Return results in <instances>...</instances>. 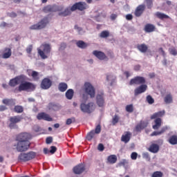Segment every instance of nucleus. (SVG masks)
Returning a JSON list of instances; mask_svg holds the SVG:
<instances>
[{"label":"nucleus","instance_id":"obj_58","mask_svg":"<svg viewBox=\"0 0 177 177\" xmlns=\"http://www.w3.org/2000/svg\"><path fill=\"white\" fill-rule=\"evenodd\" d=\"M97 149L100 151H103V150H104V145H103V144H102V143L99 144L98 147H97Z\"/></svg>","mask_w":177,"mask_h":177},{"label":"nucleus","instance_id":"obj_57","mask_svg":"<svg viewBox=\"0 0 177 177\" xmlns=\"http://www.w3.org/2000/svg\"><path fill=\"white\" fill-rule=\"evenodd\" d=\"M131 160H136V158H138V153L133 152L131 155Z\"/></svg>","mask_w":177,"mask_h":177},{"label":"nucleus","instance_id":"obj_48","mask_svg":"<svg viewBox=\"0 0 177 177\" xmlns=\"http://www.w3.org/2000/svg\"><path fill=\"white\" fill-rule=\"evenodd\" d=\"M147 102H148L149 104H153L154 103V99H153L151 95H148L147 97Z\"/></svg>","mask_w":177,"mask_h":177},{"label":"nucleus","instance_id":"obj_42","mask_svg":"<svg viewBox=\"0 0 177 177\" xmlns=\"http://www.w3.org/2000/svg\"><path fill=\"white\" fill-rule=\"evenodd\" d=\"M120 121V117L118 115H115L112 119V124L115 125Z\"/></svg>","mask_w":177,"mask_h":177},{"label":"nucleus","instance_id":"obj_4","mask_svg":"<svg viewBox=\"0 0 177 177\" xmlns=\"http://www.w3.org/2000/svg\"><path fill=\"white\" fill-rule=\"evenodd\" d=\"M37 156V153L29 151L28 153H21L18 156L19 162H27L31 160H34Z\"/></svg>","mask_w":177,"mask_h":177},{"label":"nucleus","instance_id":"obj_39","mask_svg":"<svg viewBox=\"0 0 177 177\" xmlns=\"http://www.w3.org/2000/svg\"><path fill=\"white\" fill-rule=\"evenodd\" d=\"M48 109L49 110H59V104H55L53 102H50L49 104H48Z\"/></svg>","mask_w":177,"mask_h":177},{"label":"nucleus","instance_id":"obj_10","mask_svg":"<svg viewBox=\"0 0 177 177\" xmlns=\"http://www.w3.org/2000/svg\"><path fill=\"white\" fill-rule=\"evenodd\" d=\"M93 103L90 102L88 104H81L80 105V110L83 113H88V114H91L92 111H93Z\"/></svg>","mask_w":177,"mask_h":177},{"label":"nucleus","instance_id":"obj_55","mask_svg":"<svg viewBox=\"0 0 177 177\" xmlns=\"http://www.w3.org/2000/svg\"><path fill=\"white\" fill-rule=\"evenodd\" d=\"M57 150V148H56V147H55V146H51V147H50V153L51 154H55V153H56Z\"/></svg>","mask_w":177,"mask_h":177},{"label":"nucleus","instance_id":"obj_26","mask_svg":"<svg viewBox=\"0 0 177 177\" xmlns=\"http://www.w3.org/2000/svg\"><path fill=\"white\" fill-rule=\"evenodd\" d=\"M156 30V26L151 24H147L145 26V32H153Z\"/></svg>","mask_w":177,"mask_h":177},{"label":"nucleus","instance_id":"obj_2","mask_svg":"<svg viewBox=\"0 0 177 177\" xmlns=\"http://www.w3.org/2000/svg\"><path fill=\"white\" fill-rule=\"evenodd\" d=\"M129 85H140L138 89H147V84H146V78L142 76H136L131 79Z\"/></svg>","mask_w":177,"mask_h":177},{"label":"nucleus","instance_id":"obj_30","mask_svg":"<svg viewBox=\"0 0 177 177\" xmlns=\"http://www.w3.org/2000/svg\"><path fill=\"white\" fill-rule=\"evenodd\" d=\"M12 56V50L9 48L5 49V53L3 54V59H9Z\"/></svg>","mask_w":177,"mask_h":177},{"label":"nucleus","instance_id":"obj_1","mask_svg":"<svg viewBox=\"0 0 177 177\" xmlns=\"http://www.w3.org/2000/svg\"><path fill=\"white\" fill-rule=\"evenodd\" d=\"M165 115V110L160 111L158 112L154 113L151 116V120H155V124L153 125V129H159L161 127V124L162 123V120H161V117H164Z\"/></svg>","mask_w":177,"mask_h":177},{"label":"nucleus","instance_id":"obj_56","mask_svg":"<svg viewBox=\"0 0 177 177\" xmlns=\"http://www.w3.org/2000/svg\"><path fill=\"white\" fill-rule=\"evenodd\" d=\"M52 142H53V138L52 137H48L46 139V142L47 145H50V143H52Z\"/></svg>","mask_w":177,"mask_h":177},{"label":"nucleus","instance_id":"obj_36","mask_svg":"<svg viewBox=\"0 0 177 177\" xmlns=\"http://www.w3.org/2000/svg\"><path fill=\"white\" fill-rule=\"evenodd\" d=\"M165 102L166 103V104H169V103H172V95H171V93L167 94L165 97Z\"/></svg>","mask_w":177,"mask_h":177},{"label":"nucleus","instance_id":"obj_28","mask_svg":"<svg viewBox=\"0 0 177 177\" xmlns=\"http://www.w3.org/2000/svg\"><path fill=\"white\" fill-rule=\"evenodd\" d=\"M115 76L113 75L112 74L106 75V81H108V82H110L111 86H113V85L115 84Z\"/></svg>","mask_w":177,"mask_h":177},{"label":"nucleus","instance_id":"obj_24","mask_svg":"<svg viewBox=\"0 0 177 177\" xmlns=\"http://www.w3.org/2000/svg\"><path fill=\"white\" fill-rule=\"evenodd\" d=\"M71 12H74L71 10V7L66 8L63 12H59L58 16L66 17V16H70V15H71Z\"/></svg>","mask_w":177,"mask_h":177},{"label":"nucleus","instance_id":"obj_29","mask_svg":"<svg viewBox=\"0 0 177 177\" xmlns=\"http://www.w3.org/2000/svg\"><path fill=\"white\" fill-rule=\"evenodd\" d=\"M167 129H168V127H164L159 131H153L151 134V136H158L160 135H162V133H164V132H166Z\"/></svg>","mask_w":177,"mask_h":177},{"label":"nucleus","instance_id":"obj_61","mask_svg":"<svg viewBox=\"0 0 177 177\" xmlns=\"http://www.w3.org/2000/svg\"><path fill=\"white\" fill-rule=\"evenodd\" d=\"M133 19V16L131 14H128L126 15V19L127 20H132Z\"/></svg>","mask_w":177,"mask_h":177},{"label":"nucleus","instance_id":"obj_32","mask_svg":"<svg viewBox=\"0 0 177 177\" xmlns=\"http://www.w3.org/2000/svg\"><path fill=\"white\" fill-rule=\"evenodd\" d=\"M169 143H170V145H177V136L176 135H173L169 137V140H168Z\"/></svg>","mask_w":177,"mask_h":177},{"label":"nucleus","instance_id":"obj_44","mask_svg":"<svg viewBox=\"0 0 177 177\" xmlns=\"http://www.w3.org/2000/svg\"><path fill=\"white\" fill-rule=\"evenodd\" d=\"M126 111H127V113H133V105H127L126 106Z\"/></svg>","mask_w":177,"mask_h":177},{"label":"nucleus","instance_id":"obj_40","mask_svg":"<svg viewBox=\"0 0 177 177\" xmlns=\"http://www.w3.org/2000/svg\"><path fill=\"white\" fill-rule=\"evenodd\" d=\"M164 176V173L161 171H156L152 173L151 177H162Z\"/></svg>","mask_w":177,"mask_h":177},{"label":"nucleus","instance_id":"obj_46","mask_svg":"<svg viewBox=\"0 0 177 177\" xmlns=\"http://www.w3.org/2000/svg\"><path fill=\"white\" fill-rule=\"evenodd\" d=\"M73 122H75V118H71L66 120V125H71Z\"/></svg>","mask_w":177,"mask_h":177},{"label":"nucleus","instance_id":"obj_64","mask_svg":"<svg viewBox=\"0 0 177 177\" xmlns=\"http://www.w3.org/2000/svg\"><path fill=\"white\" fill-rule=\"evenodd\" d=\"M111 20H115V19H117V15H115V14H112V15H111Z\"/></svg>","mask_w":177,"mask_h":177},{"label":"nucleus","instance_id":"obj_33","mask_svg":"<svg viewBox=\"0 0 177 177\" xmlns=\"http://www.w3.org/2000/svg\"><path fill=\"white\" fill-rule=\"evenodd\" d=\"M76 45L78 48H80L81 49H85V48L88 46V44L82 40H79L78 41H77Z\"/></svg>","mask_w":177,"mask_h":177},{"label":"nucleus","instance_id":"obj_6","mask_svg":"<svg viewBox=\"0 0 177 177\" xmlns=\"http://www.w3.org/2000/svg\"><path fill=\"white\" fill-rule=\"evenodd\" d=\"M49 23V18L45 17L44 18L41 19L37 24L32 25L30 27V30H42L45 28L48 24Z\"/></svg>","mask_w":177,"mask_h":177},{"label":"nucleus","instance_id":"obj_31","mask_svg":"<svg viewBox=\"0 0 177 177\" xmlns=\"http://www.w3.org/2000/svg\"><path fill=\"white\" fill-rule=\"evenodd\" d=\"M107 162L109 164H115L117 162V156L110 155L107 158Z\"/></svg>","mask_w":177,"mask_h":177},{"label":"nucleus","instance_id":"obj_47","mask_svg":"<svg viewBox=\"0 0 177 177\" xmlns=\"http://www.w3.org/2000/svg\"><path fill=\"white\" fill-rule=\"evenodd\" d=\"M128 165V160L126 159L122 160L119 163L118 165L119 167H125V165Z\"/></svg>","mask_w":177,"mask_h":177},{"label":"nucleus","instance_id":"obj_41","mask_svg":"<svg viewBox=\"0 0 177 177\" xmlns=\"http://www.w3.org/2000/svg\"><path fill=\"white\" fill-rule=\"evenodd\" d=\"M95 130H92L91 131H90L86 136L87 140H91V139H93V138L95 137Z\"/></svg>","mask_w":177,"mask_h":177},{"label":"nucleus","instance_id":"obj_17","mask_svg":"<svg viewBox=\"0 0 177 177\" xmlns=\"http://www.w3.org/2000/svg\"><path fill=\"white\" fill-rule=\"evenodd\" d=\"M22 78H23V76L20 75L11 79L9 82V86H12V88L15 86H17V85H19L20 82V80H21Z\"/></svg>","mask_w":177,"mask_h":177},{"label":"nucleus","instance_id":"obj_11","mask_svg":"<svg viewBox=\"0 0 177 177\" xmlns=\"http://www.w3.org/2000/svg\"><path fill=\"white\" fill-rule=\"evenodd\" d=\"M19 89H35V86L30 82H22L19 86Z\"/></svg>","mask_w":177,"mask_h":177},{"label":"nucleus","instance_id":"obj_8","mask_svg":"<svg viewBox=\"0 0 177 177\" xmlns=\"http://www.w3.org/2000/svg\"><path fill=\"white\" fill-rule=\"evenodd\" d=\"M87 8H88V4L82 1L75 3L71 6L72 12H75V10H80V12H82L83 10H85Z\"/></svg>","mask_w":177,"mask_h":177},{"label":"nucleus","instance_id":"obj_3","mask_svg":"<svg viewBox=\"0 0 177 177\" xmlns=\"http://www.w3.org/2000/svg\"><path fill=\"white\" fill-rule=\"evenodd\" d=\"M51 49L50 44L44 43L40 46V48H37V53L41 59H48V55L50 53Z\"/></svg>","mask_w":177,"mask_h":177},{"label":"nucleus","instance_id":"obj_7","mask_svg":"<svg viewBox=\"0 0 177 177\" xmlns=\"http://www.w3.org/2000/svg\"><path fill=\"white\" fill-rule=\"evenodd\" d=\"M23 120V118L20 115L12 116L9 118L8 127L10 129H16L17 128V124Z\"/></svg>","mask_w":177,"mask_h":177},{"label":"nucleus","instance_id":"obj_22","mask_svg":"<svg viewBox=\"0 0 177 177\" xmlns=\"http://www.w3.org/2000/svg\"><path fill=\"white\" fill-rule=\"evenodd\" d=\"M96 92L95 91V89H86L84 93L83 94V99H86V96L88 95L91 97H95Z\"/></svg>","mask_w":177,"mask_h":177},{"label":"nucleus","instance_id":"obj_23","mask_svg":"<svg viewBox=\"0 0 177 177\" xmlns=\"http://www.w3.org/2000/svg\"><path fill=\"white\" fill-rule=\"evenodd\" d=\"M147 127V124L145 121H141L136 126V132H140L142 129H145Z\"/></svg>","mask_w":177,"mask_h":177},{"label":"nucleus","instance_id":"obj_27","mask_svg":"<svg viewBox=\"0 0 177 177\" xmlns=\"http://www.w3.org/2000/svg\"><path fill=\"white\" fill-rule=\"evenodd\" d=\"M160 146L157 144H151L149 148V151L151 153H158Z\"/></svg>","mask_w":177,"mask_h":177},{"label":"nucleus","instance_id":"obj_15","mask_svg":"<svg viewBox=\"0 0 177 177\" xmlns=\"http://www.w3.org/2000/svg\"><path fill=\"white\" fill-rule=\"evenodd\" d=\"M132 137V133L131 131H124L123 135L121 137V142L124 143H128L131 140Z\"/></svg>","mask_w":177,"mask_h":177},{"label":"nucleus","instance_id":"obj_59","mask_svg":"<svg viewBox=\"0 0 177 177\" xmlns=\"http://www.w3.org/2000/svg\"><path fill=\"white\" fill-rule=\"evenodd\" d=\"M143 158H145L146 160L150 159V156L149 155V153L146 152L142 154Z\"/></svg>","mask_w":177,"mask_h":177},{"label":"nucleus","instance_id":"obj_38","mask_svg":"<svg viewBox=\"0 0 177 177\" xmlns=\"http://www.w3.org/2000/svg\"><path fill=\"white\" fill-rule=\"evenodd\" d=\"M14 111L15 113H17L18 114H20L21 113H23L24 111V108L20 105H17L14 108Z\"/></svg>","mask_w":177,"mask_h":177},{"label":"nucleus","instance_id":"obj_9","mask_svg":"<svg viewBox=\"0 0 177 177\" xmlns=\"http://www.w3.org/2000/svg\"><path fill=\"white\" fill-rule=\"evenodd\" d=\"M32 139V136H31L29 133H19L17 138V142H30Z\"/></svg>","mask_w":177,"mask_h":177},{"label":"nucleus","instance_id":"obj_45","mask_svg":"<svg viewBox=\"0 0 177 177\" xmlns=\"http://www.w3.org/2000/svg\"><path fill=\"white\" fill-rule=\"evenodd\" d=\"M2 102L3 104H6L7 106H9V104H12V103H13V100L4 99L3 100Z\"/></svg>","mask_w":177,"mask_h":177},{"label":"nucleus","instance_id":"obj_54","mask_svg":"<svg viewBox=\"0 0 177 177\" xmlns=\"http://www.w3.org/2000/svg\"><path fill=\"white\" fill-rule=\"evenodd\" d=\"M169 53H170V55H172L173 56H176L177 50L175 48L169 49Z\"/></svg>","mask_w":177,"mask_h":177},{"label":"nucleus","instance_id":"obj_63","mask_svg":"<svg viewBox=\"0 0 177 177\" xmlns=\"http://www.w3.org/2000/svg\"><path fill=\"white\" fill-rule=\"evenodd\" d=\"M75 30H77L80 32L82 31V28L78 26V25L75 26Z\"/></svg>","mask_w":177,"mask_h":177},{"label":"nucleus","instance_id":"obj_34","mask_svg":"<svg viewBox=\"0 0 177 177\" xmlns=\"http://www.w3.org/2000/svg\"><path fill=\"white\" fill-rule=\"evenodd\" d=\"M43 12L44 13H50V12H55V9L52 6H47L43 8Z\"/></svg>","mask_w":177,"mask_h":177},{"label":"nucleus","instance_id":"obj_37","mask_svg":"<svg viewBox=\"0 0 177 177\" xmlns=\"http://www.w3.org/2000/svg\"><path fill=\"white\" fill-rule=\"evenodd\" d=\"M110 37V32L109 30H103L100 34V38H109Z\"/></svg>","mask_w":177,"mask_h":177},{"label":"nucleus","instance_id":"obj_25","mask_svg":"<svg viewBox=\"0 0 177 177\" xmlns=\"http://www.w3.org/2000/svg\"><path fill=\"white\" fill-rule=\"evenodd\" d=\"M154 16L157 17V19H159L160 20H164V19H171L169 16L167 15L165 13H162L161 12H156L154 14Z\"/></svg>","mask_w":177,"mask_h":177},{"label":"nucleus","instance_id":"obj_14","mask_svg":"<svg viewBox=\"0 0 177 177\" xmlns=\"http://www.w3.org/2000/svg\"><path fill=\"white\" fill-rule=\"evenodd\" d=\"M85 171V165L80 163L73 167V172L76 175H81Z\"/></svg>","mask_w":177,"mask_h":177},{"label":"nucleus","instance_id":"obj_49","mask_svg":"<svg viewBox=\"0 0 177 177\" xmlns=\"http://www.w3.org/2000/svg\"><path fill=\"white\" fill-rule=\"evenodd\" d=\"M84 88L86 89H93V86L90 82H86L84 84Z\"/></svg>","mask_w":177,"mask_h":177},{"label":"nucleus","instance_id":"obj_35","mask_svg":"<svg viewBox=\"0 0 177 177\" xmlns=\"http://www.w3.org/2000/svg\"><path fill=\"white\" fill-rule=\"evenodd\" d=\"M73 96H74V91L73 89H68L66 93V98H68V100H71Z\"/></svg>","mask_w":177,"mask_h":177},{"label":"nucleus","instance_id":"obj_60","mask_svg":"<svg viewBox=\"0 0 177 177\" xmlns=\"http://www.w3.org/2000/svg\"><path fill=\"white\" fill-rule=\"evenodd\" d=\"M26 52L27 53H28L29 55L31 53V52H32V46H29L27 48H26Z\"/></svg>","mask_w":177,"mask_h":177},{"label":"nucleus","instance_id":"obj_51","mask_svg":"<svg viewBox=\"0 0 177 177\" xmlns=\"http://www.w3.org/2000/svg\"><path fill=\"white\" fill-rule=\"evenodd\" d=\"M146 89H136L135 90V96H138V95H140V93H143L145 92Z\"/></svg>","mask_w":177,"mask_h":177},{"label":"nucleus","instance_id":"obj_13","mask_svg":"<svg viewBox=\"0 0 177 177\" xmlns=\"http://www.w3.org/2000/svg\"><path fill=\"white\" fill-rule=\"evenodd\" d=\"M37 120H44V121H53V119L49 115V114L41 112L37 114Z\"/></svg>","mask_w":177,"mask_h":177},{"label":"nucleus","instance_id":"obj_43","mask_svg":"<svg viewBox=\"0 0 177 177\" xmlns=\"http://www.w3.org/2000/svg\"><path fill=\"white\" fill-rule=\"evenodd\" d=\"M145 3L148 9L153 8V0H145Z\"/></svg>","mask_w":177,"mask_h":177},{"label":"nucleus","instance_id":"obj_53","mask_svg":"<svg viewBox=\"0 0 177 177\" xmlns=\"http://www.w3.org/2000/svg\"><path fill=\"white\" fill-rule=\"evenodd\" d=\"M158 52L160 55H162V56H163V57H165L166 56L165 51L162 47L158 48Z\"/></svg>","mask_w":177,"mask_h":177},{"label":"nucleus","instance_id":"obj_62","mask_svg":"<svg viewBox=\"0 0 177 177\" xmlns=\"http://www.w3.org/2000/svg\"><path fill=\"white\" fill-rule=\"evenodd\" d=\"M8 108L3 105L0 106V111H5V110H7Z\"/></svg>","mask_w":177,"mask_h":177},{"label":"nucleus","instance_id":"obj_18","mask_svg":"<svg viewBox=\"0 0 177 177\" xmlns=\"http://www.w3.org/2000/svg\"><path fill=\"white\" fill-rule=\"evenodd\" d=\"M93 55H94V56H96V57L100 60H105L106 59H108L107 56H106V54H104V53L102 51L94 50L93 52Z\"/></svg>","mask_w":177,"mask_h":177},{"label":"nucleus","instance_id":"obj_16","mask_svg":"<svg viewBox=\"0 0 177 177\" xmlns=\"http://www.w3.org/2000/svg\"><path fill=\"white\" fill-rule=\"evenodd\" d=\"M146 9V6L143 4H141L138 6L134 12V15L136 17H140L142 15H143V12H145V10Z\"/></svg>","mask_w":177,"mask_h":177},{"label":"nucleus","instance_id":"obj_19","mask_svg":"<svg viewBox=\"0 0 177 177\" xmlns=\"http://www.w3.org/2000/svg\"><path fill=\"white\" fill-rule=\"evenodd\" d=\"M28 75L32 77L33 81H39V73L35 71L28 70Z\"/></svg>","mask_w":177,"mask_h":177},{"label":"nucleus","instance_id":"obj_50","mask_svg":"<svg viewBox=\"0 0 177 177\" xmlns=\"http://www.w3.org/2000/svg\"><path fill=\"white\" fill-rule=\"evenodd\" d=\"M67 88L68 86L66 83L62 82L59 84V89H67Z\"/></svg>","mask_w":177,"mask_h":177},{"label":"nucleus","instance_id":"obj_52","mask_svg":"<svg viewBox=\"0 0 177 177\" xmlns=\"http://www.w3.org/2000/svg\"><path fill=\"white\" fill-rule=\"evenodd\" d=\"M101 131H102V127L100 126V124L97 125L94 131L95 133H100Z\"/></svg>","mask_w":177,"mask_h":177},{"label":"nucleus","instance_id":"obj_5","mask_svg":"<svg viewBox=\"0 0 177 177\" xmlns=\"http://www.w3.org/2000/svg\"><path fill=\"white\" fill-rule=\"evenodd\" d=\"M31 142L30 141H17L16 150L19 153H24L30 150Z\"/></svg>","mask_w":177,"mask_h":177},{"label":"nucleus","instance_id":"obj_20","mask_svg":"<svg viewBox=\"0 0 177 177\" xmlns=\"http://www.w3.org/2000/svg\"><path fill=\"white\" fill-rule=\"evenodd\" d=\"M103 95L102 93L97 95V104L99 107H103V106H104V98L103 97Z\"/></svg>","mask_w":177,"mask_h":177},{"label":"nucleus","instance_id":"obj_12","mask_svg":"<svg viewBox=\"0 0 177 177\" xmlns=\"http://www.w3.org/2000/svg\"><path fill=\"white\" fill-rule=\"evenodd\" d=\"M50 86H52V80L48 77L43 79L41 83V89H49Z\"/></svg>","mask_w":177,"mask_h":177},{"label":"nucleus","instance_id":"obj_21","mask_svg":"<svg viewBox=\"0 0 177 177\" xmlns=\"http://www.w3.org/2000/svg\"><path fill=\"white\" fill-rule=\"evenodd\" d=\"M136 48L141 53H147V52H149V47L146 44H137Z\"/></svg>","mask_w":177,"mask_h":177}]
</instances>
